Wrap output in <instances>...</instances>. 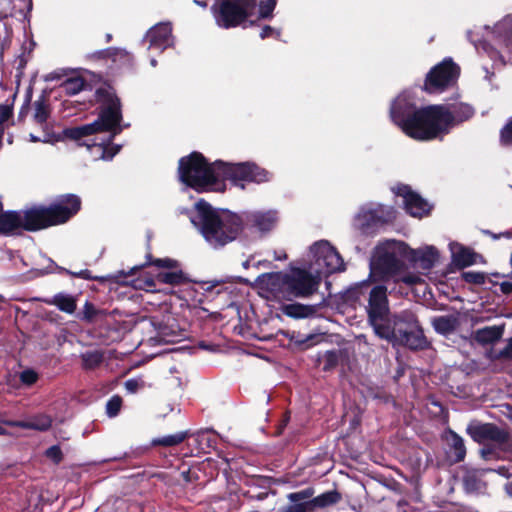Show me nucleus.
<instances>
[{"mask_svg": "<svg viewBox=\"0 0 512 512\" xmlns=\"http://www.w3.org/2000/svg\"><path fill=\"white\" fill-rule=\"evenodd\" d=\"M276 6V0H264L259 4V15L261 18L271 17Z\"/></svg>", "mask_w": 512, "mask_h": 512, "instance_id": "c9c22d12", "label": "nucleus"}, {"mask_svg": "<svg viewBox=\"0 0 512 512\" xmlns=\"http://www.w3.org/2000/svg\"><path fill=\"white\" fill-rule=\"evenodd\" d=\"M195 3L198 4V5H201V6H205V3L197 1V0L195 1Z\"/></svg>", "mask_w": 512, "mask_h": 512, "instance_id": "680f3d73", "label": "nucleus"}, {"mask_svg": "<svg viewBox=\"0 0 512 512\" xmlns=\"http://www.w3.org/2000/svg\"><path fill=\"white\" fill-rule=\"evenodd\" d=\"M150 50L163 52L173 44L172 28L169 23H159L152 27L146 34Z\"/></svg>", "mask_w": 512, "mask_h": 512, "instance_id": "dca6fc26", "label": "nucleus"}, {"mask_svg": "<svg viewBox=\"0 0 512 512\" xmlns=\"http://www.w3.org/2000/svg\"><path fill=\"white\" fill-rule=\"evenodd\" d=\"M394 192L402 197L405 209L411 216L421 218L429 213L431 209L429 203L413 192L409 186L399 185L394 188Z\"/></svg>", "mask_w": 512, "mask_h": 512, "instance_id": "2eb2a0df", "label": "nucleus"}, {"mask_svg": "<svg viewBox=\"0 0 512 512\" xmlns=\"http://www.w3.org/2000/svg\"><path fill=\"white\" fill-rule=\"evenodd\" d=\"M488 34L498 39L500 42L506 43L512 38V15H507L501 21H499L492 30L486 27Z\"/></svg>", "mask_w": 512, "mask_h": 512, "instance_id": "5701e85b", "label": "nucleus"}, {"mask_svg": "<svg viewBox=\"0 0 512 512\" xmlns=\"http://www.w3.org/2000/svg\"><path fill=\"white\" fill-rule=\"evenodd\" d=\"M309 311V307L299 303L287 304L282 307V312L293 318H304L309 314Z\"/></svg>", "mask_w": 512, "mask_h": 512, "instance_id": "c756f323", "label": "nucleus"}, {"mask_svg": "<svg viewBox=\"0 0 512 512\" xmlns=\"http://www.w3.org/2000/svg\"><path fill=\"white\" fill-rule=\"evenodd\" d=\"M312 260L309 264L312 272L318 274L321 278L323 275H329L341 272L345 269V263L338 253L328 241L320 240L310 247Z\"/></svg>", "mask_w": 512, "mask_h": 512, "instance_id": "6e6552de", "label": "nucleus"}, {"mask_svg": "<svg viewBox=\"0 0 512 512\" xmlns=\"http://www.w3.org/2000/svg\"><path fill=\"white\" fill-rule=\"evenodd\" d=\"M120 100L113 95H109L105 106L102 108L99 117L92 123L85 124L78 127L67 128L64 130V135L72 140L79 141L81 138L90 136L99 132L107 131L111 134L102 139L101 142H84L91 152L94 160H111L120 150V147H109V143L113 140L114 136L121 132Z\"/></svg>", "mask_w": 512, "mask_h": 512, "instance_id": "39448f33", "label": "nucleus"}, {"mask_svg": "<svg viewBox=\"0 0 512 512\" xmlns=\"http://www.w3.org/2000/svg\"><path fill=\"white\" fill-rule=\"evenodd\" d=\"M140 386V381L137 379H129L125 382V388L129 393L137 392Z\"/></svg>", "mask_w": 512, "mask_h": 512, "instance_id": "c03bdc74", "label": "nucleus"}, {"mask_svg": "<svg viewBox=\"0 0 512 512\" xmlns=\"http://www.w3.org/2000/svg\"><path fill=\"white\" fill-rule=\"evenodd\" d=\"M243 224L246 223L261 232H267L276 226L277 212L274 210L254 211L244 214Z\"/></svg>", "mask_w": 512, "mask_h": 512, "instance_id": "f3484780", "label": "nucleus"}, {"mask_svg": "<svg viewBox=\"0 0 512 512\" xmlns=\"http://www.w3.org/2000/svg\"><path fill=\"white\" fill-rule=\"evenodd\" d=\"M449 446L448 456L453 462H460L465 458L466 448L463 439L453 431L447 432Z\"/></svg>", "mask_w": 512, "mask_h": 512, "instance_id": "4be33fe9", "label": "nucleus"}, {"mask_svg": "<svg viewBox=\"0 0 512 512\" xmlns=\"http://www.w3.org/2000/svg\"><path fill=\"white\" fill-rule=\"evenodd\" d=\"M320 281L321 277L312 272L311 266H308L307 269H291L286 274L287 300L309 297L317 291Z\"/></svg>", "mask_w": 512, "mask_h": 512, "instance_id": "1a4fd4ad", "label": "nucleus"}, {"mask_svg": "<svg viewBox=\"0 0 512 512\" xmlns=\"http://www.w3.org/2000/svg\"><path fill=\"white\" fill-rule=\"evenodd\" d=\"M270 265H271V263L268 260L253 262L254 267L264 266L266 268H269Z\"/></svg>", "mask_w": 512, "mask_h": 512, "instance_id": "3c124183", "label": "nucleus"}, {"mask_svg": "<svg viewBox=\"0 0 512 512\" xmlns=\"http://www.w3.org/2000/svg\"><path fill=\"white\" fill-rule=\"evenodd\" d=\"M254 5L255 0H224L214 13L218 26L230 28L242 24Z\"/></svg>", "mask_w": 512, "mask_h": 512, "instance_id": "f8f14e48", "label": "nucleus"}, {"mask_svg": "<svg viewBox=\"0 0 512 512\" xmlns=\"http://www.w3.org/2000/svg\"><path fill=\"white\" fill-rule=\"evenodd\" d=\"M12 115V108L9 105H0V125L6 122Z\"/></svg>", "mask_w": 512, "mask_h": 512, "instance_id": "37998d69", "label": "nucleus"}, {"mask_svg": "<svg viewBox=\"0 0 512 512\" xmlns=\"http://www.w3.org/2000/svg\"><path fill=\"white\" fill-rule=\"evenodd\" d=\"M504 354L510 358H512V338L510 339L507 347L504 350Z\"/></svg>", "mask_w": 512, "mask_h": 512, "instance_id": "603ef678", "label": "nucleus"}, {"mask_svg": "<svg viewBox=\"0 0 512 512\" xmlns=\"http://www.w3.org/2000/svg\"><path fill=\"white\" fill-rule=\"evenodd\" d=\"M94 314H95V311H94L93 306L89 303H86L85 310H84V318L86 320H92Z\"/></svg>", "mask_w": 512, "mask_h": 512, "instance_id": "09e8293b", "label": "nucleus"}, {"mask_svg": "<svg viewBox=\"0 0 512 512\" xmlns=\"http://www.w3.org/2000/svg\"><path fill=\"white\" fill-rule=\"evenodd\" d=\"M469 435L477 442L492 440L502 443L507 439V433L493 424H476L467 428Z\"/></svg>", "mask_w": 512, "mask_h": 512, "instance_id": "a211bd4d", "label": "nucleus"}, {"mask_svg": "<svg viewBox=\"0 0 512 512\" xmlns=\"http://www.w3.org/2000/svg\"><path fill=\"white\" fill-rule=\"evenodd\" d=\"M6 434V430L0 426V435H5Z\"/></svg>", "mask_w": 512, "mask_h": 512, "instance_id": "052dcab7", "label": "nucleus"}, {"mask_svg": "<svg viewBox=\"0 0 512 512\" xmlns=\"http://www.w3.org/2000/svg\"><path fill=\"white\" fill-rule=\"evenodd\" d=\"M503 334V327L489 326L475 332V339L479 343L487 344L499 340Z\"/></svg>", "mask_w": 512, "mask_h": 512, "instance_id": "bb28decb", "label": "nucleus"}, {"mask_svg": "<svg viewBox=\"0 0 512 512\" xmlns=\"http://www.w3.org/2000/svg\"><path fill=\"white\" fill-rule=\"evenodd\" d=\"M187 437L186 432H178L176 434L163 436L153 440L154 445H162L166 447H171L180 444Z\"/></svg>", "mask_w": 512, "mask_h": 512, "instance_id": "2f4dec72", "label": "nucleus"}, {"mask_svg": "<svg viewBox=\"0 0 512 512\" xmlns=\"http://www.w3.org/2000/svg\"><path fill=\"white\" fill-rule=\"evenodd\" d=\"M85 85L86 83L82 77L72 76L65 79L61 83L60 88L66 95L73 96L81 92L85 88Z\"/></svg>", "mask_w": 512, "mask_h": 512, "instance_id": "c85d7f7f", "label": "nucleus"}, {"mask_svg": "<svg viewBox=\"0 0 512 512\" xmlns=\"http://www.w3.org/2000/svg\"><path fill=\"white\" fill-rule=\"evenodd\" d=\"M81 206L80 198L76 195L60 197L49 207L35 206L20 211L24 230L36 231L53 225L65 223Z\"/></svg>", "mask_w": 512, "mask_h": 512, "instance_id": "0eeeda50", "label": "nucleus"}, {"mask_svg": "<svg viewBox=\"0 0 512 512\" xmlns=\"http://www.w3.org/2000/svg\"><path fill=\"white\" fill-rule=\"evenodd\" d=\"M395 218V210L390 206L370 203L361 207L354 217L353 226L363 234L372 233L379 224Z\"/></svg>", "mask_w": 512, "mask_h": 512, "instance_id": "9b49d317", "label": "nucleus"}, {"mask_svg": "<svg viewBox=\"0 0 512 512\" xmlns=\"http://www.w3.org/2000/svg\"><path fill=\"white\" fill-rule=\"evenodd\" d=\"M137 269H138L137 267H133V268L131 269V272H133V271H135V270H137Z\"/></svg>", "mask_w": 512, "mask_h": 512, "instance_id": "0e129e2a", "label": "nucleus"}, {"mask_svg": "<svg viewBox=\"0 0 512 512\" xmlns=\"http://www.w3.org/2000/svg\"><path fill=\"white\" fill-rule=\"evenodd\" d=\"M340 500V495L336 491L325 492L313 499H308L309 510H313L316 507L324 508L337 503Z\"/></svg>", "mask_w": 512, "mask_h": 512, "instance_id": "cd10ccee", "label": "nucleus"}, {"mask_svg": "<svg viewBox=\"0 0 512 512\" xmlns=\"http://www.w3.org/2000/svg\"><path fill=\"white\" fill-rule=\"evenodd\" d=\"M459 73L460 69L452 59H444L427 74L424 88L429 93L442 92L456 82Z\"/></svg>", "mask_w": 512, "mask_h": 512, "instance_id": "ddd939ff", "label": "nucleus"}, {"mask_svg": "<svg viewBox=\"0 0 512 512\" xmlns=\"http://www.w3.org/2000/svg\"><path fill=\"white\" fill-rule=\"evenodd\" d=\"M274 259L277 261H283L287 259V255L284 251L274 252Z\"/></svg>", "mask_w": 512, "mask_h": 512, "instance_id": "8fccbe9b", "label": "nucleus"}, {"mask_svg": "<svg viewBox=\"0 0 512 512\" xmlns=\"http://www.w3.org/2000/svg\"><path fill=\"white\" fill-rule=\"evenodd\" d=\"M178 173L182 183L198 192H222L226 180L244 188V182L262 183L269 179V173L253 163L234 164L218 160L208 164L197 152L180 159Z\"/></svg>", "mask_w": 512, "mask_h": 512, "instance_id": "f03ea898", "label": "nucleus"}, {"mask_svg": "<svg viewBox=\"0 0 512 512\" xmlns=\"http://www.w3.org/2000/svg\"><path fill=\"white\" fill-rule=\"evenodd\" d=\"M253 287L267 299L287 300L286 274L280 272L261 274L255 279Z\"/></svg>", "mask_w": 512, "mask_h": 512, "instance_id": "4468645a", "label": "nucleus"}, {"mask_svg": "<svg viewBox=\"0 0 512 512\" xmlns=\"http://www.w3.org/2000/svg\"><path fill=\"white\" fill-rule=\"evenodd\" d=\"M23 229L20 211H8L0 214V234H12Z\"/></svg>", "mask_w": 512, "mask_h": 512, "instance_id": "412c9836", "label": "nucleus"}, {"mask_svg": "<svg viewBox=\"0 0 512 512\" xmlns=\"http://www.w3.org/2000/svg\"><path fill=\"white\" fill-rule=\"evenodd\" d=\"M452 262L458 267H467L476 262V254L463 247L459 243L451 242L449 244Z\"/></svg>", "mask_w": 512, "mask_h": 512, "instance_id": "aec40b11", "label": "nucleus"}, {"mask_svg": "<svg viewBox=\"0 0 512 512\" xmlns=\"http://www.w3.org/2000/svg\"><path fill=\"white\" fill-rule=\"evenodd\" d=\"M463 278L468 283L482 284L485 281V275L479 272H465Z\"/></svg>", "mask_w": 512, "mask_h": 512, "instance_id": "ea45409f", "label": "nucleus"}, {"mask_svg": "<svg viewBox=\"0 0 512 512\" xmlns=\"http://www.w3.org/2000/svg\"><path fill=\"white\" fill-rule=\"evenodd\" d=\"M500 290L504 294H512V273L510 279L500 283Z\"/></svg>", "mask_w": 512, "mask_h": 512, "instance_id": "49530a36", "label": "nucleus"}, {"mask_svg": "<svg viewBox=\"0 0 512 512\" xmlns=\"http://www.w3.org/2000/svg\"><path fill=\"white\" fill-rule=\"evenodd\" d=\"M272 36H274V37H276V38H277V37H279V32H278V31H276L274 28H272V27H270V26H265V27L261 30V32H260V37H261L262 39H265V38H267V37H272Z\"/></svg>", "mask_w": 512, "mask_h": 512, "instance_id": "a18cd8bd", "label": "nucleus"}, {"mask_svg": "<svg viewBox=\"0 0 512 512\" xmlns=\"http://www.w3.org/2000/svg\"><path fill=\"white\" fill-rule=\"evenodd\" d=\"M474 109L465 103L430 105L415 109L410 92L401 93L392 103V121L409 137L426 141L447 134L451 127L466 121Z\"/></svg>", "mask_w": 512, "mask_h": 512, "instance_id": "f257e3e1", "label": "nucleus"}, {"mask_svg": "<svg viewBox=\"0 0 512 512\" xmlns=\"http://www.w3.org/2000/svg\"><path fill=\"white\" fill-rule=\"evenodd\" d=\"M46 456L54 463H59L62 459V451L59 446H51L46 450Z\"/></svg>", "mask_w": 512, "mask_h": 512, "instance_id": "79ce46f5", "label": "nucleus"}, {"mask_svg": "<svg viewBox=\"0 0 512 512\" xmlns=\"http://www.w3.org/2000/svg\"><path fill=\"white\" fill-rule=\"evenodd\" d=\"M432 325L436 332L442 335H448L457 328L459 321L455 315H442L434 317L432 319Z\"/></svg>", "mask_w": 512, "mask_h": 512, "instance_id": "b1692460", "label": "nucleus"}, {"mask_svg": "<svg viewBox=\"0 0 512 512\" xmlns=\"http://www.w3.org/2000/svg\"><path fill=\"white\" fill-rule=\"evenodd\" d=\"M471 41L473 42V44L477 50L482 49L484 52H486L489 55V57L492 60H494V61L499 60L502 62L501 56L498 54V52L495 49H493L486 41H482L479 43H477L476 40H473V39H471Z\"/></svg>", "mask_w": 512, "mask_h": 512, "instance_id": "473e14b6", "label": "nucleus"}, {"mask_svg": "<svg viewBox=\"0 0 512 512\" xmlns=\"http://www.w3.org/2000/svg\"><path fill=\"white\" fill-rule=\"evenodd\" d=\"M500 141L503 145L512 144V118L502 128L500 132Z\"/></svg>", "mask_w": 512, "mask_h": 512, "instance_id": "4c0bfd02", "label": "nucleus"}, {"mask_svg": "<svg viewBox=\"0 0 512 512\" xmlns=\"http://www.w3.org/2000/svg\"><path fill=\"white\" fill-rule=\"evenodd\" d=\"M498 472L500 474H502L503 476L505 477H510V473H509V470L508 469H505V468H499Z\"/></svg>", "mask_w": 512, "mask_h": 512, "instance_id": "5fc2aeb1", "label": "nucleus"}, {"mask_svg": "<svg viewBox=\"0 0 512 512\" xmlns=\"http://www.w3.org/2000/svg\"><path fill=\"white\" fill-rule=\"evenodd\" d=\"M250 266H253V263H252V259H247L246 261L243 262V267L244 268H249Z\"/></svg>", "mask_w": 512, "mask_h": 512, "instance_id": "4d7b16f0", "label": "nucleus"}, {"mask_svg": "<svg viewBox=\"0 0 512 512\" xmlns=\"http://www.w3.org/2000/svg\"><path fill=\"white\" fill-rule=\"evenodd\" d=\"M196 215L191 218L205 241L218 248L232 242L243 229L242 216L228 210L215 209L200 200L195 204Z\"/></svg>", "mask_w": 512, "mask_h": 512, "instance_id": "423d86ee", "label": "nucleus"}, {"mask_svg": "<svg viewBox=\"0 0 512 512\" xmlns=\"http://www.w3.org/2000/svg\"><path fill=\"white\" fill-rule=\"evenodd\" d=\"M72 275L79 277V278H83V279H98L97 277H93L91 275L90 271L87 269L81 270L79 272H74V273H72Z\"/></svg>", "mask_w": 512, "mask_h": 512, "instance_id": "de8ad7c7", "label": "nucleus"}, {"mask_svg": "<svg viewBox=\"0 0 512 512\" xmlns=\"http://www.w3.org/2000/svg\"><path fill=\"white\" fill-rule=\"evenodd\" d=\"M46 302L50 305L56 306L60 311L68 314L74 313L77 307L76 298L63 292L54 295L50 300H47Z\"/></svg>", "mask_w": 512, "mask_h": 512, "instance_id": "393cba45", "label": "nucleus"}, {"mask_svg": "<svg viewBox=\"0 0 512 512\" xmlns=\"http://www.w3.org/2000/svg\"><path fill=\"white\" fill-rule=\"evenodd\" d=\"M83 365L86 369H93L103 361V353L99 350L87 351L82 354Z\"/></svg>", "mask_w": 512, "mask_h": 512, "instance_id": "7c9ffc66", "label": "nucleus"}, {"mask_svg": "<svg viewBox=\"0 0 512 512\" xmlns=\"http://www.w3.org/2000/svg\"><path fill=\"white\" fill-rule=\"evenodd\" d=\"M150 63H151V66L155 67V66H156V63H157V62H156V59H155L154 57H152V58L150 59Z\"/></svg>", "mask_w": 512, "mask_h": 512, "instance_id": "bf43d9fd", "label": "nucleus"}, {"mask_svg": "<svg viewBox=\"0 0 512 512\" xmlns=\"http://www.w3.org/2000/svg\"><path fill=\"white\" fill-rule=\"evenodd\" d=\"M366 310L368 321L378 337L394 346H406L410 349H420L426 345L414 313L403 311L390 317L386 286L376 285L370 290Z\"/></svg>", "mask_w": 512, "mask_h": 512, "instance_id": "20e7f679", "label": "nucleus"}, {"mask_svg": "<svg viewBox=\"0 0 512 512\" xmlns=\"http://www.w3.org/2000/svg\"><path fill=\"white\" fill-rule=\"evenodd\" d=\"M29 138H30L31 142H38V141H40V139L38 137H36L35 135H33V134H30Z\"/></svg>", "mask_w": 512, "mask_h": 512, "instance_id": "13d9d810", "label": "nucleus"}, {"mask_svg": "<svg viewBox=\"0 0 512 512\" xmlns=\"http://www.w3.org/2000/svg\"><path fill=\"white\" fill-rule=\"evenodd\" d=\"M122 406V399L119 396H113L106 404V413L109 417H115Z\"/></svg>", "mask_w": 512, "mask_h": 512, "instance_id": "72a5a7b5", "label": "nucleus"}, {"mask_svg": "<svg viewBox=\"0 0 512 512\" xmlns=\"http://www.w3.org/2000/svg\"><path fill=\"white\" fill-rule=\"evenodd\" d=\"M19 379L22 384L31 386L38 380V374L32 369H26L19 374Z\"/></svg>", "mask_w": 512, "mask_h": 512, "instance_id": "e433bc0d", "label": "nucleus"}, {"mask_svg": "<svg viewBox=\"0 0 512 512\" xmlns=\"http://www.w3.org/2000/svg\"><path fill=\"white\" fill-rule=\"evenodd\" d=\"M327 355H328V357L330 358V357H333V356H334V353L329 352V353H327Z\"/></svg>", "mask_w": 512, "mask_h": 512, "instance_id": "e2e57ef3", "label": "nucleus"}, {"mask_svg": "<svg viewBox=\"0 0 512 512\" xmlns=\"http://www.w3.org/2000/svg\"><path fill=\"white\" fill-rule=\"evenodd\" d=\"M125 275H126V274H125L123 271H119L117 274H115V275L113 276V278H114L116 281L120 282V281H121V277H122V276H125Z\"/></svg>", "mask_w": 512, "mask_h": 512, "instance_id": "6e6d98bb", "label": "nucleus"}, {"mask_svg": "<svg viewBox=\"0 0 512 512\" xmlns=\"http://www.w3.org/2000/svg\"><path fill=\"white\" fill-rule=\"evenodd\" d=\"M464 486L468 492H481L484 484L477 480L473 475H468L464 479Z\"/></svg>", "mask_w": 512, "mask_h": 512, "instance_id": "f704fd0d", "label": "nucleus"}, {"mask_svg": "<svg viewBox=\"0 0 512 512\" xmlns=\"http://www.w3.org/2000/svg\"><path fill=\"white\" fill-rule=\"evenodd\" d=\"M7 17V14L0 12V43L6 42L11 34V31L8 28L7 23L3 21Z\"/></svg>", "mask_w": 512, "mask_h": 512, "instance_id": "58836bf2", "label": "nucleus"}, {"mask_svg": "<svg viewBox=\"0 0 512 512\" xmlns=\"http://www.w3.org/2000/svg\"><path fill=\"white\" fill-rule=\"evenodd\" d=\"M505 491L510 497H512V479L508 480L505 484Z\"/></svg>", "mask_w": 512, "mask_h": 512, "instance_id": "864d4df0", "label": "nucleus"}, {"mask_svg": "<svg viewBox=\"0 0 512 512\" xmlns=\"http://www.w3.org/2000/svg\"><path fill=\"white\" fill-rule=\"evenodd\" d=\"M5 423L10 427L46 431L51 427L52 419L46 414H39L26 421H6Z\"/></svg>", "mask_w": 512, "mask_h": 512, "instance_id": "6ab92c4d", "label": "nucleus"}, {"mask_svg": "<svg viewBox=\"0 0 512 512\" xmlns=\"http://www.w3.org/2000/svg\"><path fill=\"white\" fill-rule=\"evenodd\" d=\"M34 117L39 123L46 121L48 113L43 103L36 102Z\"/></svg>", "mask_w": 512, "mask_h": 512, "instance_id": "a19ab883", "label": "nucleus"}, {"mask_svg": "<svg viewBox=\"0 0 512 512\" xmlns=\"http://www.w3.org/2000/svg\"><path fill=\"white\" fill-rule=\"evenodd\" d=\"M402 259L423 271H429L438 262L439 252L432 245L413 249L402 241L387 240L375 248L370 261V277L382 281L392 278L395 283L407 286L420 284L423 281L422 273L408 271Z\"/></svg>", "mask_w": 512, "mask_h": 512, "instance_id": "7ed1b4c3", "label": "nucleus"}, {"mask_svg": "<svg viewBox=\"0 0 512 512\" xmlns=\"http://www.w3.org/2000/svg\"><path fill=\"white\" fill-rule=\"evenodd\" d=\"M181 334L174 328L166 325L159 324L156 327V335L151 339L156 343H174L179 341Z\"/></svg>", "mask_w": 512, "mask_h": 512, "instance_id": "a878e982", "label": "nucleus"}, {"mask_svg": "<svg viewBox=\"0 0 512 512\" xmlns=\"http://www.w3.org/2000/svg\"><path fill=\"white\" fill-rule=\"evenodd\" d=\"M152 264L166 270L158 272L155 276V279H138L134 284L135 288L143 289L149 292H155L160 290L157 288V284H168L175 286L184 282L185 276L180 269H177V261L164 258L156 259Z\"/></svg>", "mask_w": 512, "mask_h": 512, "instance_id": "9d476101", "label": "nucleus"}]
</instances>
